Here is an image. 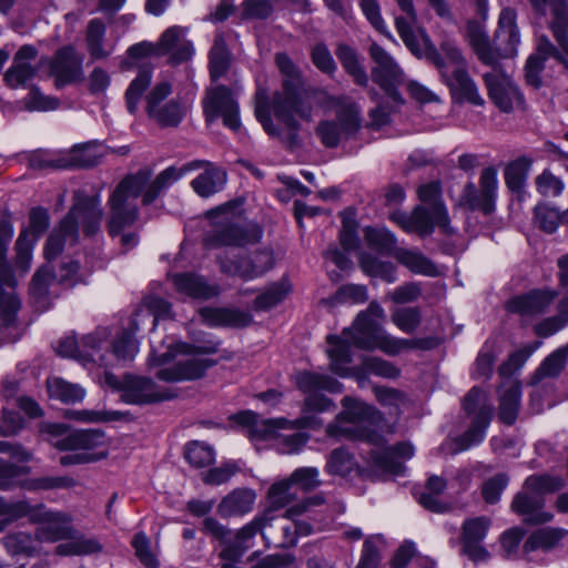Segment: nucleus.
I'll return each instance as SVG.
<instances>
[{"label": "nucleus", "instance_id": "23", "mask_svg": "<svg viewBox=\"0 0 568 568\" xmlns=\"http://www.w3.org/2000/svg\"><path fill=\"white\" fill-rule=\"evenodd\" d=\"M516 18V11L511 8L503 9L499 14L498 29L491 45L496 55V63L499 59L513 58L517 54L520 38Z\"/></svg>", "mask_w": 568, "mask_h": 568}, {"label": "nucleus", "instance_id": "46", "mask_svg": "<svg viewBox=\"0 0 568 568\" xmlns=\"http://www.w3.org/2000/svg\"><path fill=\"white\" fill-rule=\"evenodd\" d=\"M335 54L344 70L353 78L354 82L361 87H367L368 75L364 67L359 63L356 50L348 44L341 43L336 48Z\"/></svg>", "mask_w": 568, "mask_h": 568}, {"label": "nucleus", "instance_id": "52", "mask_svg": "<svg viewBox=\"0 0 568 568\" xmlns=\"http://www.w3.org/2000/svg\"><path fill=\"white\" fill-rule=\"evenodd\" d=\"M186 109L176 100H170L162 106L148 113L162 128L178 126L185 115Z\"/></svg>", "mask_w": 568, "mask_h": 568}, {"label": "nucleus", "instance_id": "27", "mask_svg": "<svg viewBox=\"0 0 568 568\" xmlns=\"http://www.w3.org/2000/svg\"><path fill=\"white\" fill-rule=\"evenodd\" d=\"M38 53V49L32 44H23L19 48L4 73L8 87L12 89L26 87L36 77L37 68L31 62L37 59Z\"/></svg>", "mask_w": 568, "mask_h": 568}, {"label": "nucleus", "instance_id": "26", "mask_svg": "<svg viewBox=\"0 0 568 568\" xmlns=\"http://www.w3.org/2000/svg\"><path fill=\"white\" fill-rule=\"evenodd\" d=\"M417 193L422 202L419 206H426L429 210L432 225L438 226L445 234H454L455 230L450 226L448 212L442 199L440 182L425 183L418 187Z\"/></svg>", "mask_w": 568, "mask_h": 568}, {"label": "nucleus", "instance_id": "56", "mask_svg": "<svg viewBox=\"0 0 568 568\" xmlns=\"http://www.w3.org/2000/svg\"><path fill=\"white\" fill-rule=\"evenodd\" d=\"M105 24L101 19H92L87 29V43L90 55L93 59H103L109 55L104 49Z\"/></svg>", "mask_w": 568, "mask_h": 568}, {"label": "nucleus", "instance_id": "57", "mask_svg": "<svg viewBox=\"0 0 568 568\" xmlns=\"http://www.w3.org/2000/svg\"><path fill=\"white\" fill-rule=\"evenodd\" d=\"M565 486V479L561 476L530 475L524 483V488L539 496L545 494L555 493Z\"/></svg>", "mask_w": 568, "mask_h": 568}, {"label": "nucleus", "instance_id": "19", "mask_svg": "<svg viewBox=\"0 0 568 568\" xmlns=\"http://www.w3.org/2000/svg\"><path fill=\"white\" fill-rule=\"evenodd\" d=\"M27 470V467L16 466L0 459V489H10L16 485H21L27 490L37 491L69 488L75 484L70 477H40L20 481V476Z\"/></svg>", "mask_w": 568, "mask_h": 568}, {"label": "nucleus", "instance_id": "39", "mask_svg": "<svg viewBox=\"0 0 568 568\" xmlns=\"http://www.w3.org/2000/svg\"><path fill=\"white\" fill-rule=\"evenodd\" d=\"M16 278L12 271L0 275V318L6 326L14 323L21 302L14 292Z\"/></svg>", "mask_w": 568, "mask_h": 568}, {"label": "nucleus", "instance_id": "34", "mask_svg": "<svg viewBox=\"0 0 568 568\" xmlns=\"http://www.w3.org/2000/svg\"><path fill=\"white\" fill-rule=\"evenodd\" d=\"M170 278L175 291L190 298L209 300L220 293L219 285L209 283L203 276L195 273H175Z\"/></svg>", "mask_w": 568, "mask_h": 568}, {"label": "nucleus", "instance_id": "42", "mask_svg": "<svg viewBox=\"0 0 568 568\" xmlns=\"http://www.w3.org/2000/svg\"><path fill=\"white\" fill-rule=\"evenodd\" d=\"M255 497L251 489H234L221 500L217 513L223 518L244 515L252 510Z\"/></svg>", "mask_w": 568, "mask_h": 568}, {"label": "nucleus", "instance_id": "5", "mask_svg": "<svg viewBox=\"0 0 568 568\" xmlns=\"http://www.w3.org/2000/svg\"><path fill=\"white\" fill-rule=\"evenodd\" d=\"M150 180V172L141 170L126 175L112 191L108 200L106 229L111 237L120 236L124 251L132 250L139 243L135 232H124L139 217L138 197L142 194Z\"/></svg>", "mask_w": 568, "mask_h": 568}, {"label": "nucleus", "instance_id": "60", "mask_svg": "<svg viewBox=\"0 0 568 568\" xmlns=\"http://www.w3.org/2000/svg\"><path fill=\"white\" fill-rule=\"evenodd\" d=\"M568 325V298H562L558 305V314L547 317L536 325L535 332L540 337H548Z\"/></svg>", "mask_w": 568, "mask_h": 568}, {"label": "nucleus", "instance_id": "36", "mask_svg": "<svg viewBox=\"0 0 568 568\" xmlns=\"http://www.w3.org/2000/svg\"><path fill=\"white\" fill-rule=\"evenodd\" d=\"M109 336L108 327H98L94 332L84 335L81 339L80 362L83 364L92 362L103 367H112L113 361L108 355V351L102 353L103 345Z\"/></svg>", "mask_w": 568, "mask_h": 568}, {"label": "nucleus", "instance_id": "3", "mask_svg": "<svg viewBox=\"0 0 568 568\" xmlns=\"http://www.w3.org/2000/svg\"><path fill=\"white\" fill-rule=\"evenodd\" d=\"M296 387L307 394L302 406V416L288 420L286 418L262 419L250 410L241 412L232 419L242 426L251 439H261L272 436L276 429H318L323 420L316 416L324 412L335 409L334 402L325 395L318 394V390L338 394L343 392V384L327 374L313 372H298L294 376Z\"/></svg>", "mask_w": 568, "mask_h": 568}, {"label": "nucleus", "instance_id": "51", "mask_svg": "<svg viewBox=\"0 0 568 568\" xmlns=\"http://www.w3.org/2000/svg\"><path fill=\"white\" fill-rule=\"evenodd\" d=\"M357 466L355 457L346 448L333 449L326 459L325 471L333 476L345 477Z\"/></svg>", "mask_w": 568, "mask_h": 568}, {"label": "nucleus", "instance_id": "31", "mask_svg": "<svg viewBox=\"0 0 568 568\" xmlns=\"http://www.w3.org/2000/svg\"><path fill=\"white\" fill-rule=\"evenodd\" d=\"M57 284L59 278L49 263L36 271L29 291L37 308L43 312L51 306L52 300L57 296L53 290Z\"/></svg>", "mask_w": 568, "mask_h": 568}, {"label": "nucleus", "instance_id": "35", "mask_svg": "<svg viewBox=\"0 0 568 568\" xmlns=\"http://www.w3.org/2000/svg\"><path fill=\"white\" fill-rule=\"evenodd\" d=\"M544 497L526 490L524 487L513 499L511 509L524 516V520L528 524H546L552 519V514L545 511Z\"/></svg>", "mask_w": 568, "mask_h": 568}, {"label": "nucleus", "instance_id": "21", "mask_svg": "<svg viewBox=\"0 0 568 568\" xmlns=\"http://www.w3.org/2000/svg\"><path fill=\"white\" fill-rule=\"evenodd\" d=\"M187 34V27L171 26L166 28L156 41L158 57H166L168 62L173 65L191 60L195 50Z\"/></svg>", "mask_w": 568, "mask_h": 568}, {"label": "nucleus", "instance_id": "10", "mask_svg": "<svg viewBox=\"0 0 568 568\" xmlns=\"http://www.w3.org/2000/svg\"><path fill=\"white\" fill-rule=\"evenodd\" d=\"M213 226L207 231L204 243L210 248L245 246L257 243L263 234L254 222L244 221L231 207L222 206L211 212Z\"/></svg>", "mask_w": 568, "mask_h": 568}, {"label": "nucleus", "instance_id": "9", "mask_svg": "<svg viewBox=\"0 0 568 568\" xmlns=\"http://www.w3.org/2000/svg\"><path fill=\"white\" fill-rule=\"evenodd\" d=\"M549 28L557 45L546 36L540 37L537 41L536 53L531 54L526 62V81L534 88H539L541 84L540 72L547 59H555L568 70V6L557 4L556 14L551 17Z\"/></svg>", "mask_w": 568, "mask_h": 568}, {"label": "nucleus", "instance_id": "33", "mask_svg": "<svg viewBox=\"0 0 568 568\" xmlns=\"http://www.w3.org/2000/svg\"><path fill=\"white\" fill-rule=\"evenodd\" d=\"M202 164L203 162L200 161H191L181 166L172 165L166 168L160 172L153 182L145 189L142 195V203L144 205L153 203L162 192L168 190L187 173L200 170Z\"/></svg>", "mask_w": 568, "mask_h": 568}, {"label": "nucleus", "instance_id": "54", "mask_svg": "<svg viewBox=\"0 0 568 568\" xmlns=\"http://www.w3.org/2000/svg\"><path fill=\"white\" fill-rule=\"evenodd\" d=\"M532 161L529 158L520 156L510 162L505 169V182L509 190L519 192L526 184L528 172Z\"/></svg>", "mask_w": 568, "mask_h": 568}, {"label": "nucleus", "instance_id": "7", "mask_svg": "<svg viewBox=\"0 0 568 568\" xmlns=\"http://www.w3.org/2000/svg\"><path fill=\"white\" fill-rule=\"evenodd\" d=\"M288 509L283 515H276L272 509H266L262 516L255 517L252 521L240 529L236 545L229 547L224 556L230 558H242L253 546L255 536L261 532L266 546L273 545L277 548H287L296 544V526Z\"/></svg>", "mask_w": 568, "mask_h": 568}, {"label": "nucleus", "instance_id": "37", "mask_svg": "<svg viewBox=\"0 0 568 568\" xmlns=\"http://www.w3.org/2000/svg\"><path fill=\"white\" fill-rule=\"evenodd\" d=\"M199 161L203 162L200 169L204 168V172L192 180L191 186L199 196L210 197L223 190L227 175L223 169L215 164L204 160Z\"/></svg>", "mask_w": 568, "mask_h": 568}, {"label": "nucleus", "instance_id": "44", "mask_svg": "<svg viewBox=\"0 0 568 568\" xmlns=\"http://www.w3.org/2000/svg\"><path fill=\"white\" fill-rule=\"evenodd\" d=\"M153 79V68L145 65L139 69L136 77L130 82L125 94V106L129 113L135 114L139 110V104L150 88Z\"/></svg>", "mask_w": 568, "mask_h": 568}, {"label": "nucleus", "instance_id": "63", "mask_svg": "<svg viewBox=\"0 0 568 568\" xmlns=\"http://www.w3.org/2000/svg\"><path fill=\"white\" fill-rule=\"evenodd\" d=\"M392 322L404 333H414L422 323L419 307H400L393 311Z\"/></svg>", "mask_w": 568, "mask_h": 568}, {"label": "nucleus", "instance_id": "13", "mask_svg": "<svg viewBox=\"0 0 568 568\" xmlns=\"http://www.w3.org/2000/svg\"><path fill=\"white\" fill-rule=\"evenodd\" d=\"M486 395L483 389L473 387L466 395L463 406L467 414H476L469 429L455 439L454 453H459L478 445L485 437L491 419L493 408L485 404Z\"/></svg>", "mask_w": 568, "mask_h": 568}, {"label": "nucleus", "instance_id": "2", "mask_svg": "<svg viewBox=\"0 0 568 568\" xmlns=\"http://www.w3.org/2000/svg\"><path fill=\"white\" fill-rule=\"evenodd\" d=\"M384 320L383 307L377 302H371L341 336H327L329 369L339 377L354 375V369L347 366L353 361L351 346L365 351L377 348L386 355L396 356L408 349H432L438 344L433 337L407 339L393 336L382 328L381 322Z\"/></svg>", "mask_w": 568, "mask_h": 568}, {"label": "nucleus", "instance_id": "16", "mask_svg": "<svg viewBox=\"0 0 568 568\" xmlns=\"http://www.w3.org/2000/svg\"><path fill=\"white\" fill-rule=\"evenodd\" d=\"M498 179L497 171L493 166L485 168L479 176V185L473 182L464 186L460 195V204L473 211L490 214L495 210Z\"/></svg>", "mask_w": 568, "mask_h": 568}, {"label": "nucleus", "instance_id": "22", "mask_svg": "<svg viewBox=\"0 0 568 568\" xmlns=\"http://www.w3.org/2000/svg\"><path fill=\"white\" fill-rule=\"evenodd\" d=\"M484 81L489 98L500 111L510 112L521 106L524 97L507 74L494 70L484 74Z\"/></svg>", "mask_w": 568, "mask_h": 568}, {"label": "nucleus", "instance_id": "24", "mask_svg": "<svg viewBox=\"0 0 568 568\" xmlns=\"http://www.w3.org/2000/svg\"><path fill=\"white\" fill-rule=\"evenodd\" d=\"M358 129V114L352 109H346L338 112L335 121H321L316 134L326 148H335L342 139L352 136Z\"/></svg>", "mask_w": 568, "mask_h": 568}, {"label": "nucleus", "instance_id": "61", "mask_svg": "<svg viewBox=\"0 0 568 568\" xmlns=\"http://www.w3.org/2000/svg\"><path fill=\"white\" fill-rule=\"evenodd\" d=\"M34 244L36 239H32L27 230H22L14 244V265L22 273H27L31 266Z\"/></svg>", "mask_w": 568, "mask_h": 568}, {"label": "nucleus", "instance_id": "25", "mask_svg": "<svg viewBox=\"0 0 568 568\" xmlns=\"http://www.w3.org/2000/svg\"><path fill=\"white\" fill-rule=\"evenodd\" d=\"M372 446L374 447L369 452L372 465L376 469L390 475H402L405 470V466L398 459H409L414 455V447L410 444L399 443L393 447H386L384 437L381 446Z\"/></svg>", "mask_w": 568, "mask_h": 568}, {"label": "nucleus", "instance_id": "30", "mask_svg": "<svg viewBox=\"0 0 568 568\" xmlns=\"http://www.w3.org/2000/svg\"><path fill=\"white\" fill-rule=\"evenodd\" d=\"M557 295L554 290H532L510 300L508 310L521 316L540 315L549 311Z\"/></svg>", "mask_w": 568, "mask_h": 568}, {"label": "nucleus", "instance_id": "48", "mask_svg": "<svg viewBox=\"0 0 568 568\" xmlns=\"http://www.w3.org/2000/svg\"><path fill=\"white\" fill-rule=\"evenodd\" d=\"M47 389L50 398L65 404L81 402L85 392L78 384H72L60 377H51L47 381Z\"/></svg>", "mask_w": 568, "mask_h": 568}, {"label": "nucleus", "instance_id": "12", "mask_svg": "<svg viewBox=\"0 0 568 568\" xmlns=\"http://www.w3.org/2000/svg\"><path fill=\"white\" fill-rule=\"evenodd\" d=\"M368 54L374 62L371 72L373 81L379 85L393 101L403 103L404 100L398 92V87L406 82L403 69L392 54L375 41L371 42Z\"/></svg>", "mask_w": 568, "mask_h": 568}, {"label": "nucleus", "instance_id": "59", "mask_svg": "<svg viewBox=\"0 0 568 568\" xmlns=\"http://www.w3.org/2000/svg\"><path fill=\"white\" fill-rule=\"evenodd\" d=\"M291 287L286 281H280L271 284L254 301V307L258 311H266L281 303L288 294Z\"/></svg>", "mask_w": 568, "mask_h": 568}, {"label": "nucleus", "instance_id": "43", "mask_svg": "<svg viewBox=\"0 0 568 568\" xmlns=\"http://www.w3.org/2000/svg\"><path fill=\"white\" fill-rule=\"evenodd\" d=\"M521 386L518 382H507L499 390V419L511 425L516 422L520 407Z\"/></svg>", "mask_w": 568, "mask_h": 568}, {"label": "nucleus", "instance_id": "17", "mask_svg": "<svg viewBox=\"0 0 568 568\" xmlns=\"http://www.w3.org/2000/svg\"><path fill=\"white\" fill-rule=\"evenodd\" d=\"M170 352L159 357L160 368L155 376L162 382L179 383L194 381L204 376L207 368L215 364L214 361L201 357H183L169 363Z\"/></svg>", "mask_w": 568, "mask_h": 568}, {"label": "nucleus", "instance_id": "20", "mask_svg": "<svg viewBox=\"0 0 568 568\" xmlns=\"http://www.w3.org/2000/svg\"><path fill=\"white\" fill-rule=\"evenodd\" d=\"M122 399L128 404H150L171 399L175 394L144 376L125 375L121 386Z\"/></svg>", "mask_w": 568, "mask_h": 568}, {"label": "nucleus", "instance_id": "4", "mask_svg": "<svg viewBox=\"0 0 568 568\" xmlns=\"http://www.w3.org/2000/svg\"><path fill=\"white\" fill-rule=\"evenodd\" d=\"M422 57L436 67L442 81L449 88L453 98L458 102L484 105L485 100L478 87L470 78L467 63L459 48L453 40L446 39L439 50L432 43L428 36L423 37Z\"/></svg>", "mask_w": 568, "mask_h": 568}, {"label": "nucleus", "instance_id": "29", "mask_svg": "<svg viewBox=\"0 0 568 568\" xmlns=\"http://www.w3.org/2000/svg\"><path fill=\"white\" fill-rule=\"evenodd\" d=\"M489 526L490 520L486 517L468 519L463 525V551L475 562L489 557L488 551L480 545Z\"/></svg>", "mask_w": 568, "mask_h": 568}, {"label": "nucleus", "instance_id": "1", "mask_svg": "<svg viewBox=\"0 0 568 568\" xmlns=\"http://www.w3.org/2000/svg\"><path fill=\"white\" fill-rule=\"evenodd\" d=\"M276 65L283 79L282 90L272 95L271 105L265 91H257L255 115L264 131L278 139L286 148L294 150L302 143L300 136L302 121L313 120V103L310 91L303 88L301 73L285 53H277Z\"/></svg>", "mask_w": 568, "mask_h": 568}, {"label": "nucleus", "instance_id": "62", "mask_svg": "<svg viewBox=\"0 0 568 568\" xmlns=\"http://www.w3.org/2000/svg\"><path fill=\"white\" fill-rule=\"evenodd\" d=\"M288 479L297 491L308 493L322 485L320 470L316 467H298L290 475Z\"/></svg>", "mask_w": 568, "mask_h": 568}, {"label": "nucleus", "instance_id": "49", "mask_svg": "<svg viewBox=\"0 0 568 568\" xmlns=\"http://www.w3.org/2000/svg\"><path fill=\"white\" fill-rule=\"evenodd\" d=\"M209 58L211 79L217 81L230 67V52L223 33H216Z\"/></svg>", "mask_w": 568, "mask_h": 568}, {"label": "nucleus", "instance_id": "47", "mask_svg": "<svg viewBox=\"0 0 568 568\" xmlns=\"http://www.w3.org/2000/svg\"><path fill=\"white\" fill-rule=\"evenodd\" d=\"M395 258L416 274L426 276L438 275L436 265L418 251L398 248L395 251Z\"/></svg>", "mask_w": 568, "mask_h": 568}, {"label": "nucleus", "instance_id": "58", "mask_svg": "<svg viewBox=\"0 0 568 568\" xmlns=\"http://www.w3.org/2000/svg\"><path fill=\"white\" fill-rule=\"evenodd\" d=\"M467 37L478 59L483 63L494 67L496 64V55L489 44L487 36L478 27H469Z\"/></svg>", "mask_w": 568, "mask_h": 568}, {"label": "nucleus", "instance_id": "53", "mask_svg": "<svg viewBox=\"0 0 568 568\" xmlns=\"http://www.w3.org/2000/svg\"><path fill=\"white\" fill-rule=\"evenodd\" d=\"M298 498V493L288 478L274 483L268 491L267 499L273 513L282 509Z\"/></svg>", "mask_w": 568, "mask_h": 568}, {"label": "nucleus", "instance_id": "32", "mask_svg": "<svg viewBox=\"0 0 568 568\" xmlns=\"http://www.w3.org/2000/svg\"><path fill=\"white\" fill-rule=\"evenodd\" d=\"M105 435L99 429L74 430L57 439L53 445L60 450H81V453L105 452Z\"/></svg>", "mask_w": 568, "mask_h": 568}, {"label": "nucleus", "instance_id": "28", "mask_svg": "<svg viewBox=\"0 0 568 568\" xmlns=\"http://www.w3.org/2000/svg\"><path fill=\"white\" fill-rule=\"evenodd\" d=\"M400 10L406 13L407 17H396L395 27L396 30L409 49V51L420 58L422 51L424 50L423 37L426 36L422 30H415L414 24L417 20V13L414 8L413 0H395Z\"/></svg>", "mask_w": 568, "mask_h": 568}, {"label": "nucleus", "instance_id": "14", "mask_svg": "<svg viewBox=\"0 0 568 568\" xmlns=\"http://www.w3.org/2000/svg\"><path fill=\"white\" fill-rule=\"evenodd\" d=\"M217 263L222 273L251 281L272 270L275 265V257L271 247H263L237 258L219 255Z\"/></svg>", "mask_w": 568, "mask_h": 568}, {"label": "nucleus", "instance_id": "40", "mask_svg": "<svg viewBox=\"0 0 568 568\" xmlns=\"http://www.w3.org/2000/svg\"><path fill=\"white\" fill-rule=\"evenodd\" d=\"M199 315L209 326L244 327L251 321L247 314L229 307H202Z\"/></svg>", "mask_w": 568, "mask_h": 568}, {"label": "nucleus", "instance_id": "41", "mask_svg": "<svg viewBox=\"0 0 568 568\" xmlns=\"http://www.w3.org/2000/svg\"><path fill=\"white\" fill-rule=\"evenodd\" d=\"M390 220L406 232H415L422 236L429 235L434 231L429 210L426 206H416L410 214L395 211L390 214Z\"/></svg>", "mask_w": 568, "mask_h": 568}, {"label": "nucleus", "instance_id": "45", "mask_svg": "<svg viewBox=\"0 0 568 568\" xmlns=\"http://www.w3.org/2000/svg\"><path fill=\"white\" fill-rule=\"evenodd\" d=\"M133 331H138L134 320H132V329H123L111 343L108 355L113 361V366L119 362L132 361L138 354L139 345L133 336Z\"/></svg>", "mask_w": 568, "mask_h": 568}, {"label": "nucleus", "instance_id": "15", "mask_svg": "<svg viewBox=\"0 0 568 568\" xmlns=\"http://www.w3.org/2000/svg\"><path fill=\"white\" fill-rule=\"evenodd\" d=\"M202 104L207 122L222 118L224 125L229 129L233 131L240 129L239 104L233 91L227 87L216 85L207 89Z\"/></svg>", "mask_w": 568, "mask_h": 568}, {"label": "nucleus", "instance_id": "64", "mask_svg": "<svg viewBox=\"0 0 568 568\" xmlns=\"http://www.w3.org/2000/svg\"><path fill=\"white\" fill-rule=\"evenodd\" d=\"M564 534L559 529L542 528L536 530L526 540L524 548L526 551H532L538 548L550 549L562 538Z\"/></svg>", "mask_w": 568, "mask_h": 568}, {"label": "nucleus", "instance_id": "11", "mask_svg": "<svg viewBox=\"0 0 568 568\" xmlns=\"http://www.w3.org/2000/svg\"><path fill=\"white\" fill-rule=\"evenodd\" d=\"M341 404L343 409L334 422L326 426V434L331 437L358 439L369 445L381 446L383 436L362 427L363 423L375 420L377 415L375 408L351 396H345Z\"/></svg>", "mask_w": 568, "mask_h": 568}, {"label": "nucleus", "instance_id": "55", "mask_svg": "<svg viewBox=\"0 0 568 568\" xmlns=\"http://www.w3.org/2000/svg\"><path fill=\"white\" fill-rule=\"evenodd\" d=\"M359 265L364 273L369 276L379 277L387 283L396 281L395 266L390 262H384L372 254H362Z\"/></svg>", "mask_w": 568, "mask_h": 568}, {"label": "nucleus", "instance_id": "6", "mask_svg": "<svg viewBox=\"0 0 568 568\" xmlns=\"http://www.w3.org/2000/svg\"><path fill=\"white\" fill-rule=\"evenodd\" d=\"M103 210L99 195L88 196L82 191L74 193V203L70 212L54 229L44 245V258L49 262L55 260L63 251L65 242H75L81 224L85 235H94L101 225Z\"/></svg>", "mask_w": 568, "mask_h": 568}, {"label": "nucleus", "instance_id": "50", "mask_svg": "<svg viewBox=\"0 0 568 568\" xmlns=\"http://www.w3.org/2000/svg\"><path fill=\"white\" fill-rule=\"evenodd\" d=\"M567 352L560 347L549 354L538 366L531 376V384H537L545 378H555L560 375L567 362Z\"/></svg>", "mask_w": 568, "mask_h": 568}, {"label": "nucleus", "instance_id": "38", "mask_svg": "<svg viewBox=\"0 0 568 568\" xmlns=\"http://www.w3.org/2000/svg\"><path fill=\"white\" fill-rule=\"evenodd\" d=\"M91 148L90 143L75 145L69 158L47 159L34 156L31 160V164L34 168H54V169H69L73 166L88 168L97 164L95 156L87 154V151Z\"/></svg>", "mask_w": 568, "mask_h": 568}, {"label": "nucleus", "instance_id": "18", "mask_svg": "<svg viewBox=\"0 0 568 568\" xmlns=\"http://www.w3.org/2000/svg\"><path fill=\"white\" fill-rule=\"evenodd\" d=\"M83 58L72 45H64L51 58L42 57L40 64L49 67V75L54 78L57 88L71 84L83 78Z\"/></svg>", "mask_w": 568, "mask_h": 568}, {"label": "nucleus", "instance_id": "8", "mask_svg": "<svg viewBox=\"0 0 568 568\" xmlns=\"http://www.w3.org/2000/svg\"><path fill=\"white\" fill-rule=\"evenodd\" d=\"M22 517L41 525L37 530L39 540L57 541L71 536L70 518L65 514L52 511L43 504L32 506L27 500L9 503L0 498V525L3 529Z\"/></svg>", "mask_w": 568, "mask_h": 568}]
</instances>
